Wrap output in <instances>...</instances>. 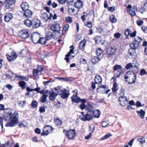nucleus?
Wrapping results in <instances>:
<instances>
[{
  "instance_id": "1",
  "label": "nucleus",
  "mask_w": 147,
  "mask_h": 147,
  "mask_svg": "<svg viewBox=\"0 0 147 147\" xmlns=\"http://www.w3.org/2000/svg\"><path fill=\"white\" fill-rule=\"evenodd\" d=\"M18 114L14 112L12 114L9 111L4 116V119L5 120L10 119V122H8L5 126L6 127H13L16 125L18 122Z\"/></svg>"
},
{
  "instance_id": "2",
  "label": "nucleus",
  "mask_w": 147,
  "mask_h": 147,
  "mask_svg": "<svg viewBox=\"0 0 147 147\" xmlns=\"http://www.w3.org/2000/svg\"><path fill=\"white\" fill-rule=\"evenodd\" d=\"M136 76L133 72L131 71H127L124 76V78L128 83L132 84L134 83L136 81Z\"/></svg>"
},
{
  "instance_id": "3",
  "label": "nucleus",
  "mask_w": 147,
  "mask_h": 147,
  "mask_svg": "<svg viewBox=\"0 0 147 147\" xmlns=\"http://www.w3.org/2000/svg\"><path fill=\"white\" fill-rule=\"evenodd\" d=\"M58 93V94L60 95L61 97L63 99L67 98L68 97L69 94V91L66 90H65L62 91L60 89H59L57 90Z\"/></svg>"
},
{
  "instance_id": "4",
  "label": "nucleus",
  "mask_w": 147,
  "mask_h": 147,
  "mask_svg": "<svg viewBox=\"0 0 147 147\" xmlns=\"http://www.w3.org/2000/svg\"><path fill=\"white\" fill-rule=\"evenodd\" d=\"M19 35L21 38L26 39L29 36V31L28 30H22L19 32Z\"/></svg>"
},
{
  "instance_id": "5",
  "label": "nucleus",
  "mask_w": 147,
  "mask_h": 147,
  "mask_svg": "<svg viewBox=\"0 0 147 147\" xmlns=\"http://www.w3.org/2000/svg\"><path fill=\"white\" fill-rule=\"evenodd\" d=\"M67 137L70 139L74 138L76 136V132L74 129H70L67 131L66 134Z\"/></svg>"
},
{
  "instance_id": "6",
  "label": "nucleus",
  "mask_w": 147,
  "mask_h": 147,
  "mask_svg": "<svg viewBox=\"0 0 147 147\" xmlns=\"http://www.w3.org/2000/svg\"><path fill=\"white\" fill-rule=\"evenodd\" d=\"M78 91L77 90H75L73 91L74 94L71 97V100L74 103H78L80 101V98L77 96Z\"/></svg>"
},
{
  "instance_id": "7",
  "label": "nucleus",
  "mask_w": 147,
  "mask_h": 147,
  "mask_svg": "<svg viewBox=\"0 0 147 147\" xmlns=\"http://www.w3.org/2000/svg\"><path fill=\"white\" fill-rule=\"evenodd\" d=\"M53 130V128L49 125H47L45 127L43 132L41 134L42 136H44L47 135L48 134L51 132Z\"/></svg>"
},
{
  "instance_id": "8",
  "label": "nucleus",
  "mask_w": 147,
  "mask_h": 147,
  "mask_svg": "<svg viewBox=\"0 0 147 147\" xmlns=\"http://www.w3.org/2000/svg\"><path fill=\"white\" fill-rule=\"evenodd\" d=\"M16 1V0H6V3L5 4V7L7 9L12 8V5L15 4Z\"/></svg>"
},
{
  "instance_id": "9",
  "label": "nucleus",
  "mask_w": 147,
  "mask_h": 147,
  "mask_svg": "<svg viewBox=\"0 0 147 147\" xmlns=\"http://www.w3.org/2000/svg\"><path fill=\"white\" fill-rule=\"evenodd\" d=\"M120 104L122 106H125L127 104L128 100L126 97L120 96L119 98Z\"/></svg>"
},
{
  "instance_id": "10",
  "label": "nucleus",
  "mask_w": 147,
  "mask_h": 147,
  "mask_svg": "<svg viewBox=\"0 0 147 147\" xmlns=\"http://www.w3.org/2000/svg\"><path fill=\"white\" fill-rule=\"evenodd\" d=\"M51 28L54 32H57L59 35L60 34L59 31L60 30L61 27L59 24H54L51 26Z\"/></svg>"
},
{
  "instance_id": "11",
  "label": "nucleus",
  "mask_w": 147,
  "mask_h": 147,
  "mask_svg": "<svg viewBox=\"0 0 147 147\" xmlns=\"http://www.w3.org/2000/svg\"><path fill=\"white\" fill-rule=\"evenodd\" d=\"M39 37V34L36 33H34L32 35V41L34 44H36L38 42Z\"/></svg>"
},
{
  "instance_id": "12",
  "label": "nucleus",
  "mask_w": 147,
  "mask_h": 147,
  "mask_svg": "<svg viewBox=\"0 0 147 147\" xmlns=\"http://www.w3.org/2000/svg\"><path fill=\"white\" fill-rule=\"evenodd\" d=\"M32 26L35 28L39 27L41 25L40 21L36 19H33L32 20Z\"/></svg>"
},
{
  "instance_id": "13",
  "label": "nucleus",
  "mask_w": 147,
  "mask_h": 147,
  "mask_svg": "<svg viewBox=\"0 0 147 147\" xmlns=\"http://www.w3.org/2000/svg\"><path fill=\"white\" fill-rule=\"evenodd\" d=\"M124 34L127 36L129 35L131 37H134L136 36V31L134 30L133 33H132V31L130 29H127L125 30Z\"/></svg>"
},
{
  "instance_id": "14",
  "label": "nucleus",
  "mask_w": 147,
  "mask_h": 147,
  "mask_svg": "<svg viewBox=\"0 0 147 147\" xmlns=\"http://www.w3.org/2000/svg\"><path fill=\"white\" fill-rule=\"evenodd\" d=\"M7 58L9 61L14 60L17 57V55L14 51L12 52L10 55H6Z\"/></svg>"
},
{
  "instance_id": "15",
  "label": "nucleus",
  "mask_w": 147,
  "mask_h": 147,
  "mask_svg": "<svg viewBox=\"0 0 147 147\" xmlns=\"http://www.w3.org/2000/svg\"><path fill=\"white\" fill-rule=\"evenodd\" d=\"M81 120L84 121H90L92 119V116L90 114H86L83 115L82 117H80Z\"/></svg>"
},
{
  "instance_id": "16",
  "label": "nucleus",
  "mask_w": 147,
  "mask_h": 147,
  "mask_svg": "<svg viewBox=\"0 0 147 147\" xmlns=\"http://www.w3.org/2000/svg\"><path fill=\"white\" fill-rule=\"evenodd\" d=\"M43 70V68L41 66H38L36 69H34L33 70V74L34 76H36L37 75H40Z\"/></svg>"
},
{
  "instance_id": "17",
  "label": "nucleus",
  "mask_w": 147,
  "mask_h": 147,
  "mask_svg": "<svg viewBox=\"0 0 147 147\" xmlns=\"http://www.w3.org/2000/svg\"><path fill=\"white\" fill-rule=\"evenodd\" d=\"M52 17V15L50 14L49 16L46 13H44L41 15V18L44 22L47 20L48 19H50Z\"/></svg>"
},
{
  "instance_id": "18",
  "label": "nucleus",
  "mask_w": 147,
  "mask_h": 147,
  "mask_svg": "<svg viewBox=\"0 0 147 147\" xmlns=\"http://www.w3.org/2000/svg\"><path fill=\"white\" fill-rule=\"evenodd\" d=\"M131 6L129 4L127 7V12L132 16H134L136 15L135 11L131 9Z\"/></svg>"
},
{
  "instance_id": "19",
  "label": "nucleus",
  "mask_w": 147,
  "mask_h": 147,
  "mask_svg": "<svg viewBox=\"0 0 147 147\" xmlns=\"http://www.w3.org/2000/svg\"><path fill=\"white\" fill-rule=\"evenodd\" d=\"M12 14L10 13L5 14L4 16V20L5 22H9L12 18Z\"/></svg>"
},
{
  "instance_id": "20",
  "label": "nucleus",
  "mask_w": 147,
  "mask_h": 147,
  "mask_svg": "<svg viewBox=\"0 0 147 147\" xmlns=\"http://www.w3.org/2000/svg\"><path fill=\"white\" fill-rule=\"evenodd\" d=\"M70 48L71 49L70 50L69 53L65 55V59L66 60L67 62L69 60V57L70 55V54H73L74 53V47L73 45H71L70 47Z\"/></svg>"
},
{
  "instance_id": "21",
  "label": "nucleus",
  "mask_w": 147,
  "mask_h": 147,
  "mask_svg": "<svg viewBox=\"0 0 147 147\" xmlns=\"http://www.w3.org/2000/svg\"><path fill=\"white\" fill-rule=\"evenodd\" d=\"M102 58L101 57H94L91 59V62L93 64H95L100 61Z\"/></svg>"
},
{
  "instance_id": "22",
  "label": "nucleus",
  "mask_w": 147,
  "mask_h": 147,
  "mask_svg": "<svg viewBox=\"0 0 147 147\" xmlns=\"http://www.w3.org/2000/svg\"><path fill=\"white\" fill-rule=\"evenodd\" d=\"M24 16L27 18H30L32 15V11L28 9L24 11Z\"/></svg>"
},
{
  "instance_id": "23",
  "label": "nucleus",
  "mask_w": 147,
  "mask_h": 147,
  "mask_svg": "<svg viewBox=\"0 0 147 147\" xmlns=\"http://www.w3.org/2000/svg\"><path fill=\"white\" fill-rule=\"evenodd\" d=\"M136 112L142 119H143L144 118L145 112L143 110L141 109L140 111H137Z\"/></svg>"
},
{
  "instance_id": "24",
  "label": "nucleus",
  "mask_w": 147,
  "mask_h": 147,
  "mask_svg": "<svg viewBox=\"0 0 147 147\" xmlns=\"http://www.w3.org/2000/svg\"><path fill=\"white\" fill-rule=\"evenodd\" d=\"M83 3L81 1L78 0L76 2L74 3L75 6L77 8H80L82 7L83 5Z\"/></svg>"
},
{
  "instance_id": "25",
  "label": "nucleus",
  "mask_w": 147,
  "mask_h": 147,
  "mask_svg": "<svg viewBox=\"0 0 147 147\" xmlns=\"http://www.w3.org/2000/svg\"><path fill=\"white\" fill-rule=\"evenodd\" d=\"M95 81L96 84H100L102 83V80L101 77L99 75H97L95 77Z\"/></svg>"
},
{
  "instance_id": "26",
  "label": "nucleus",
  "mask_w": 147,
  "mask_h": 147,
  "mask_svg": "<svg viewBox=\"0 0 147 147\" xmlns=\"http://www.w3.org/2000/svg\"><path fill=\"white\" fill-rule=\"evenodd\" d=\"M21 8L24 11L28 9L29 8V5L26 2H23L21 5Z\"/></svg>"
},
{
  "instance_id": "27",
  "label": "nucleus",
  "mask_w": 147,
  "mask_h": 147,
  "mask_svg": "<svg viewBox=\"0 0 147 147\" xmlns=\"http://www.w3.org/2000/svg\"><path fill=\"white\" fill-rule=\"evenodd\" d=\"M16 78H17L18 80H25L26 81H28V80L29 78L28 76L24 77L21 75H17L15 76Z\"/></svg>"
},
{
  "instance_id": "28",
  "label": "nucleus",
  "mask_w": 147,
  "mask_h": 147,
  "mask_svg": "<svg viewBox=\"0 0 147 147\" xmlns=\"http://www.w3.org/2000/svg\"><path fill=\"white\" fill-rule=\"evenodd\" d=\"M139 44L138 42L134 41L133 42L129 45V46L131 49L135 50L137 49L138 47Z\"/></svg>"
},
{
  "instance_id": "29",
  "label": "nucleus",
  "mask_w": 147,
  "mask_h": 147,
  "mask_svg": "<svg viewBox=\"0 0 147 147\" xmlns=\"http://www.w3.org/2000/svg\"><path fill=\"white\" fill-rule=\"evenodd\" d=\"M52 37L54 38H55L53 36V35L51 32H47L46 35V38L48 40H50Z\"/></svg>"
},
{
  "instance_id": "30",
  "label": "nucleus",
  "mask_w": 147,
  "mask_h": 147,
  "mask_svg": "<svg viewBox=\"0 0 147 147\" xmlns=\"http://www.w3.org/2000/svg\"><path fill=\"white\" fill-rule=\"evenodd\" d=\"M58 94V93H56L55 92H53L52 93H50V95L49 96V99L51 100H53L57 96Z\"/></svg>"
},
{
  "instance_id": "31",
  "label": "nucleus",
  "mask_w": 147,
  "mask_h": 147,
  "mask_svg": "<svg viewBox=\"0 0 147 147\" xmlns=\"http://www.w3.org/2000/svg\"><path fill=\"white\" fill-rule=\"evenodd\" d=\"M86 41L85 40H83L81 41L79 45V48L80 49H82L85 46Z\"/></svg>"
},
{
  "instance_id": "32",
  "label": "nucleus",
  "mask_w": 147,
  "mask_h": 147,
  "mask_svg": "<svg viewBox=\"0 0 147 147\" xmlns=\"http://www.w3.org/2000/svg\"><path fill=\"white\" fill-rule=\"evenodd\" d=\"M103 52L102 50L100 48H98V49L96 51V54L97 56L98 57H101V58L102 57V53Z\"/></svg>"
},
{
  "instance_id": "33",
  "label": "nucleus",
  "mask_w": 147,
  "mask_h": 147,
  "mask_svg": "<svg viewBox=\"0 0 147 147\" xmlns=\"http://www.w3.org/2000/svg\"><path fill=\"white\" fill-rule=\"evenodd\" d=\"M115 49L111 47H109L107 49V53L110 55L113 54L115 52Z\"/></svg>"
},
{
  "instance_id": "34",
  "label": "nucleus",
  "mask_w": 147,
  "mask_h": 147,
  "mask_svg": "<svg viewBox=\"0 0 147 147\" xmlns=\"http://www.w3.org/2000/svg\"><path fill=\"white\" fill-rule=\"evenodd\" d=\"M93 107L92 105L90 104H88L86 106L85 109L89 112H91L93 111Z\"/></svg>"
},
{
  "instance_id": "35",
  "label": "nucleus",
  "mask_w": 147,
  "mask_h": 147,
  "mask_svg": "<svg viewBox=\"0 0 147 147\" xmlns=\"http://www.w3.org/2000/svg\"><path fill=\"white\" fill-rule=\"evenodd\" d=\"M94 115L96 118H98L100 114V111L98 110H96L93 112Z\"/></svg>"
},
{
  "instance_id": "36",
  "label": "nucleus",
  "mask_w": 147,
  "mask_h": 147,
  "mask_svg": "<svg viewBox=\"0 0 147 147\" xmlns=\"http://www.w3.org/2000/svg\"><path fill=\"white\" fill-rule=\"evenodd\" d=\"M48 40L46 38H42L39 39L38 42L42 45H45Z\"/></svg>"
},
{
  "instance_id": "37",
  "label": "nucleus",
  "mask_w": 147,
  "mask_h": 147,
  "mask_svg": "<svg viewBox=\"0 0 147 147\" xmlns=\"http://www.w3.org/2000/svg\"><path fill=\"white\" fill-rule=\"evenodd\" d=\"M40 89V88L39 87L36 88L34 89H30L29 87H28L27 88L26 90L28 92H30L34 90L35 91L37 92H39V90Z\"/></svg>"
},
{
  "instance_id": "38",
  "label": "nucleus",
  "mask_w": 147,
  "mask_h": 147,
  "mask_svg": "<svg viewBox=\"0 0 147 147\" xmlns=\"http://www.w3.org/2000/svg\"><path fill=\"white\" fill-rule=\"evenodd\" d=\"M47 95L43 94L40 98L41 101L43 103L47 101Z\"/></svg>"
},
{
  "instance_id": "39",
  "label": "nucleus",
  "mask_w": 147,
  "mask_h": 147,
  "mask_svg": "<svg viewBox=\"0 0 147 147\" xmlns=\"http://www.w3.org/2000/svg\"><path fill=\"white\" fill-rule=\"evenodd\" d=\"M144 11H147V3L146 2L144 4L143 8L142 9H140V11L141 13H143Z\"/></svg>"
},
{
  "instance_id": "40",
  "label": "nucleus",
  "mask_w": 147,
  "mask_h": 147,
  "mask_svg": "<svg viewBox=\"0 0 147 147\" xmlns=\"http://www.w3.org/2000/svg\"><path fill=\"white\" fill-rule=\"evenodd\" d=\"M18 84L22 89L25 88L26 84V83L25 82L23 81H20Z\"/></svg>"
},
{
  "instance_id": "41",
  "label": "nucleus",
  "mask_w": 147,
  "mask_h": 147,
  "mask_svg": "<svg viewBox=\"0 0 147 147\" xmlns=\"http://www.w3.org/2000/svg\"><path fill=\"white\" fill-rule=\"evenodd\" d=\"M118 90V87L117 84V83H114L113 84V87L112 88V91L115 92H116Z\"/></svg>"
},
{
  "instance_id": "42",
  "label": "nucleus",
  "mask_w": 147,
  "mask_h": 147,
  "mask_svg": "<svg viewBox=\"0 0 147 147\" xmlns=\"http://www.w3.org/2000/svg\"><path fill=\"white\" fill-rule=\"evenodd\" d=\"M138 141L141 144H143L145 142V138L144 137L141 136L139 137L138 138Z\"/></svg>"
},
{
  "instance_id": "43",
  "label": "nucleus",
  "mask_w": 147,
  "mask_h": 147,
  "mask_svg": "<svg viewBox=\"0 0 147 147\" xmlns=\"http://www.w3.org/2000/svg\"><path fill=\"white\" fill-rule=\"evenodd\" d=\"M110 20L112 23H115L117 21L115 17L113 15H111L110 17Z\"/></svg>"
},
{
  "instance_id": "44",
  "label": "nucleus",
  "mask_w": 147,
  "mask_h": 147,
  "mask_svg": "<svg viewBox=\"0 0 147 147\" xmlns=\"http://www.w3.org/2000/svg\"><path fill=\"white\" fill-rule=\"evenodd\" d=\"M32 21H30L28 19L26 20L24 22L25 24L28 27H30L31 25L32 26Z\"/></svg>"
},
{
  "instance_id": "45",
  "label": "nucleus",
  "mask_w": 147,
  "mask_h": 147,
  "mask_svg": "<svg viewBox=\"0 0 147 147\" xmlns=\"http://www.w3.org/2000/svg\"><path fill=\"white\" fill-rule=\"evenodd\" d=\"M112 136V135L110 133H109L105 135L104 136L102 137L101 138V140H104L107 139Z\"/></svg>"
},
{
  "instance_id": "46",
  "label": "nucleus",
  "mask_w": 147,
  "mask_h": 147,
  "mask_svg": "<svg viewBox=\"0 0 147 147\" xmlns=\"http://www.w3.org/2000/svg\"><path fill=\"white\" fill-rule=\"evenodd\" d=\"M94 40L96 44H98V42H100L101 41V37L100 36H96L95 37Z\"/></svg>"
},
{
  "instance_id": "47",
  "label": "nucleus",
  "mask_w": 147,
  "mask_h": 147,
  "mask_svg": "<svg viewBox=\"0 0 147 147\" xmlns=\"http://www.w3.org/2000/svg\"><path fill=\"white\" fill-rule=\"evenodd\" d=\"M128 52L130 56H132L135 53V50L131 48L128 50Z\"/></svg>"
},
{
  "instance_id": "48",
  "label": "nucleus",
  "mask_w": 147,
  "mask_h": 147,
  "mask_svg": "<svg viewBox=\"0 0 147 147\" xmlns=\"http://www.w3.org/2000/svg\"><path fill=\"white\" fill-rule=\"evenodd\" d=\"M84 25L85 26L90 28H91L92 27V22H91L86 21V22L84 24Z\"/></svg>"
},
{
  "instance_id": "49",
  "label": "nucleus",
  "mask_w": 147,
  "mask_h": 147,
  "mask_svg": "<svg viewBox=\"0 0 147 147\" xmlns=\"http://www.w3.org/2000/svg\"><path fill=\"white\" fill-rule=\"evenodd\" d=\"M142 38H140L138 36H136L134 39V41H135L136 42L139 44V43H140L142 41Z\"/></svg>"
},
{
  "instance_id": "50",
  "label": "nucleus",
  "mask_w": 147,
  "mask_h": 147,
  "mask_svg": "<svg viewBox=\"0 0 147 147\" xmlns=\"http://www.w3.org/2000/svg\"><path fill=\"white\" fill-rule=\"evenodd\" d=\"M55 123V124L58 125H60L62 123L61 121L58 119H56L54 120Z\"/></svg>"
},
{
  "instance_id": "51",
  "label": "nucleus",
  "mask_w": 147,
  "mask_h": 147,
  "mask_svg": "<svg viewBox=\"0 0 147 147\" xmlns=\"http://www.w3.org/2000/svg\"><path fill=\"white\" fill-rule=\"evenodd\" d=\"M65 21L67 23H71L73 22L72 18L70 17H67L65 18Z\"/></svg>"
},
{
  "instance_id": "52",
  "label": "nucleus",
  "mask_w": 147,
  "mask_h": 147,
  "mask_svg": "<svg viewBox=\"0 0 147 147\" xmlns=\"http://www.w3.org/2000/svg\"><path fill=\"white\" fill-rule=\"evenodd\" d=\"M131 65H132L133 68L135 67L137 69V67L138 65V63L136 61H134L133 62L131 63Z\"/></svg>"
},
{
  "instance_id": "53",
  "label": "nucleus",
  "mask_w": 147,
  "mask_h": 147,
  "mask_svg": "<svg viewBox=\"0 0 147 147\" xmlns=\"http://www.w3.org/2000/svg\"><path fill=\"white\" fill-rule=\"evenodd\" d=\"M26 102L25 101H20L18 103V105L20 107H23L25 105Z\"/></svg>"
},
{
  "instance_id": "54",
  "label": "nucleus",
  "mask_w": 147,
  "mask_h": 147,
  "mask_svg": "<svg viewBox=\"0 0 147 147\" xmlns=\"http://www.w3.org/2000/svg\"><path fill=\"white\" fill-rule=\"evenodd\" d=\"M122 72L121 70H118L116 73V78H119Z\"/></svg>"
},
{
  "instance_id": "55",
  "label": "nucleus",
  "mask_w": 147,
  "mask_h": 147,
  "mask_svg": "<svg viewBox=\"0 0 147 147\" xmlns=\"http://www.w3.org/2000/svg\"><path fill=\"white\" fill-rule=\"evenodd\" d=\"M109 123H107V122L105 121H102V126L103 127H107L109 125Z\"/></svg>"
},
{
  "instance_id": "56",
  "label": "nucleus",
  "mask_w": 147,
  "mask_h": 147,
  "mask_svg": "<svg viewBox=\"0 0 147 147\" xmlns=\"http://www.w3.org/2000/svg\"><path fill=\"white\" fill-rule=\"evenodd\" d=\"M121 66L119 65H117L115 66L113 68V69L114 70H121Z\"/></svg>"
},
{
  "instance_id": "57",
  "label": "nucleus",
  "mask_w": 147,
  "mask_h": 147,
  "mask_svg": "<svg viewBox=\"0 0 147 147\" xmlns=\"http://www.w3.org/2000/svg\"><path fill=\"white\" fill-rule=\"evenodd\" d=\"M69 27V26L68 24H66L65 26L63 27V29L62 32L63 33V32L65 33L67 29H68Z\"/></svg>"
},
{
  "instance_id": "58",
  "label": "nucleus",
  "mask_w": 147,
  "mask_h": 147,
  "mask_svg": "<svg viewBox=\"0 0 147 147\" xmlns=\"http://www.w3.org/2000/svg\"><path fill=\"white\" fill-rule=\"evenodd\" d=\"M37 105L38 103L36 101H34L32 102L31 104L33 108L36 107L37 106Z\"/></svg>"
},
{
  "instance_id": "59",
  "label": "nucleus",
  "mask_w": 147,
  "mask_h": 147,
  "mask_svg": "<svg viewBox=\"0 0 147 147\" xmlns=\"http://www.w3.org/2000/svg\"><path fill=\"white\" fill-rule=\"evenodd\" d=\"M136 23L138 25V26H140L143 24V21L142 20H138L136 21Z\"/></svg>"
},
{
  "instance_id": "60",
  "label": "nucleus",
  "mask_w": 147,
  "mask_h": 147,
  "mask_svg": "<svg viewBox=\"0 0 147 147\" xmlns=\"http://www.w3.org/2000/svg\"><path fill=\"white\" fill-rule=\"evenodd\" d=\"M125 68L126 69H129L131 68H132V65H131V63L127 64Z\"/></svg>"
},
{
  "instance_id": "61",
  "label": "nucleus",
  "mask_w": 147,
  "mask_h": 147,
  "mask_svg": "<svg viewBox=\"0 0 147 147\" xmlns=\"http://www.w3.org/2000/svg\"><path fill=\"white\" fill-rule=\"evenodd\" d=\"M10 142L8 141L7 143L5 144H2V146L3 147H11L9 145Z\"/></svg>"
},
{
  "instance_id": "62",
  "label": "nucleus",
  "mask_w": 147,
  "mask_h": 147,
  "mask_svg": "<svg viewBox=\"0 0 147 147\" xmlns=\"http://www.w3.org/2000/svg\"><path fill=\"white\" fill-rule=\"evenodd\" d=\"M121 35V34L119 33V32H117L114 34V36L115 38H119Z\"/></svg>"
},
{
  "instance_id": "63",
  "label": "nucleus",
  "mask_w": 147,
  "mask_h": 147,
  "mask_svg": "<svg viewBox=\"0 0 147 147\" xmlns=\"http://www.w3.org/2000/svg\"><path fill=\"white\" fill-rule=\"evenodd\" d=\"M125 90L124 89H121L120 91V95L121 96H125Z\"/></svg>"
},
{
  "instance_id": "64",
  "label": "nucleus",
  "mask_w": 147,
  "mask_h": 147,
  "mask_svg": "<svg viewBox=\"0 0 147 147\" xmlns=\"http://www.w3.org/2000/svg\"><path fill=\"white\" fill-rule=\"evenodd\" d=\"M143 32L146 33L147 31V28L145 26H142L141 28Z\"/></svg>"
}]
</instances>
